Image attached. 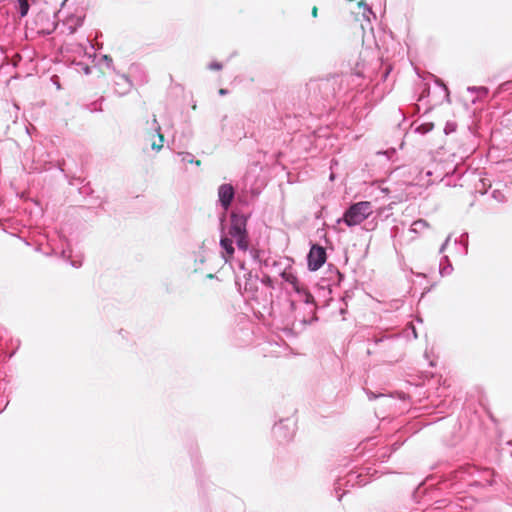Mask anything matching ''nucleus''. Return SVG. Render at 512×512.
Returning <instances> with one entry per match:
<instances>
[{"label": "nucleus", "instance_id": "obj_27", "mask_svg": "<svg viewBox=\"0 0 512 512\" xmlns=\"http://www.w3.org/2000/svg\"><path fill=\"white\" fill-rule=\"evenodd\" d=\"M311 298H312L311 295H306V302L308 303Z\"/></svg>", "mask_w": 512, "mask_h": 512}, {"label": "nucleus", "instance_id": "obj_23", "mask_svg": "<svg viewBox=\"0 0 512 512\" xmlns=\"http://www.w3.org/2000/svg\"><path fill=\"white\" fill-rule=\"evenodd\" d=\"M444 89H445V92H446V101L448 103H450V94H449L448 88L446 86H444Z\"/></svg>", "mask_w": 512, "mask_h": 512}, {"label": "nucleus", "instance_id": "obj_14", "mask_svg": "<svg viewBox=\"0 0 512 512\" xmlns=\"http://www.w3.org/2000/svg\"><path fill=\"white\" fill-rule=\"evenodd\" d=\"M453 268L447 256L443 257V261L440 263V274L442 276L449 275Z\"/></svg>", "mask_w": 512, "mask_h": 512}, {"label": "nucleus", "instance_id": "obj_21", "mask_svg": "<svg viewBox=\"0 0 512 512\" xmlns=\"http://www.w3.org/2000/svg\"><path fill=\"white\" fill-rule=\"evenodd\" d=\"M102 58L106 62L107 66L111 67L112 59L110 57H108L107 55H104Z\"/></svg>", "mask_w": 512, "mask_h": 512}, {"label": "nucleus", "instance_id": "obj_24", "mask_svg": "<svg viewBox=\"0 0 512 512\" xmlns=\"http://www.w3.org/2000/svg\"><path fill=\"white\" fill-rule=\"evenodd\" d=\"M83 71H84V73H85L86 75H88V74H90V73H91V70H90V68H89L88 66H85V67L83 68Z\"/></svg>", "mask_w": 512, "mask_h": 512}, {"label": "nucleus", "instance_id": "obj_3", "mask_svg": "<svg viewBox=\"0 0 512 512\" xmlns=\"http://www.w3.org/2000/svg\"><path fill=\"white\" fill-rule=\"evenodd\" d=\"M295 430V420L293 418H286L274 425L273 435L279 442H288L294 437Z\"/></svg>", "mask_w": 512, "mask_h": 512}, {"label": "nucleus", "instance_id": "obj_12", "mask_svg": "<svg viewBox=\"0 0 512 512\" xmlns=\"http://www.w3.org/2000/svg\"><path fill=\"white\" fill-rule=\"evenodd\" d=\"M429 227V224L424 219L416 220L412 223L410 227V232L413 233H421L422 231L426 230Z\"/></svg>", "mask_w": 512, "mask_h": 512}, {"label": "nucleus", "instance_id": "obj_20", "mask_svg": "<svg viewBox=\"0 0 512 512\" xmlns=\"http://www.w3.org/2000/svg\"><path fill=\"white\" fill-rule=\"evenodd\" d=\"M450 238H451V236H448V237L446 238L445 242L441 245V247H440V249H439V253H443V252L446 250L447 245H448V243H449V241H450Z\"/></svg>", "mask_w": 512, "mask_h": 512}, {"label": "nucleus", "instance_id": "obj_19", "mask_svg": "<svg viewBox=\"0 0 512 512\" xmlns=\"http://www.w3.org/2000/svg\"><path fill=\"white\" fill-rule=\"evenodd\" d=\"M208 69L210 70H221L222 69V64L219 63V62H211L209 65H208Z\"/></svg>", "mask_w": 512, "mask_h": 512}, {"label": "nucleus", "instance_id": "obj_13", "mask_svg": "<svg viewBox=\"0 0 512 512\" xmlns=\"http://www.w3.org/2000/svg\"><path fill=\"white\" fill-rule=\"evenodd\" d=\"M178 156L181 158L183 163L195 164L196 166H200L201 162L193 156V154L189 152H179Z\"/></svg>", "mask_w": 512, "mask_h": 512}, {"label": "nucleus", "instance_id": "obj_10", "mask_svg": "<svg viewBox=\"0 0 512 512\" xmlns=\"http://www.w3.org/2000/svg\"><path fill=\"white\" fill-rule=\"evenodd\" d=\"M220 245L222 249L225 251L226 255L223 254V258L225 262H227L229 256H231L234 252L233 246H232V240L228 237H222L220 241Z\"/></svg>", "mask_w": 512, "mask_h": 512}, {"label": "nucleus", "instance_id": "obj_15", "mask_svg": "<svg viewBox=\"0 0 512 512\" xmlns=\"http://www.w3.org/2000/svg\"><path fill=\"white\" fill-rule=\"evenodd\" d=\"M358 7L360 9H362V16L365 20H367L368 22H370V16L373 15V12L371 10V8L363 1H360L358 3Z\"/></svg>", "mask_w": 512, "mask_h": 512}, {"label": "nucleus", "instance_id": "obj_7", "mask_svg": "<svg viewBox=\"0 0 512 512\" xmlns=\"http://www.w3.org/2000/svg\"><path fill=\"white\" fill-rule=\"evenodd\" d=\"M116 86L118 87L117 92L119 94H125L131 89L132 83L126 75L121 74L118 76V80L116 81Z\"/></svg>", "mask_w": 512, "mask_h": 512}, {"label": "nucleus", "instance_id": "obj_29", "mask_svg": "<svg viewBox=\"0 0 512 512\" xmlns=\"http://www.w3.org/2000/svg\"><path fill=\"white\" fill-rule=\"evenodd\" d=\"M471 102H472V103H475V102H476V99H475V98L471 99Z\"/></svg>", "mask_w": 512, "mask_h": 512}, {"label": "nucleus", "instance_id": "obj_16", "mask_svg": "<svg viewBox=\"0 0 512 512\" xmlns=\"http://www.w3.org/2000/svg\"><path fill=\"white\" fill-rule=\"evenodd\" d=\"M433 128H434L433 123L427 122V123H423V124L419 125L416 128V131L420 134H426V133L430 132Z\"/></svg>", "mask_w": 512, "mask_h": 512}, {"label": "nucleus", "instance_id": "obj_4", "mask_svg": "<svg viewBox=\"0 0 512 512\" xmlns=\"http://www.w3.org/2000/svg\"><path fill=\"white\" fill-rule=\"evenodd\" d=\"M150 130L151 132L147 135V142L150 144L152 150L159 152L164 146V136L161 133V126L156 116H153Z\"/></svg>", "mask_w": 512, "mask_h": 512}, {"label": "nucleus", "instance_id": "obj_11", "mask_svg": "<svg viewBox=\"0 0 512 512\" xmlns=\"http://www.w3.org/2000/svg\"><path fill=\"white\" fill-rule=\"evenodd\" d=\"M259 279L257 276H253L251 273L248 274V277L244 282L245 291L254 292L258 288Z\"/></svg>", "mask_w": 512, "mask_h": 512}, {"label": "nucleus", "instance_id": "obj_26", "mask_svg": "<svg viewBox=\"0 0 512 512\" xmlns=\"http://www.w3.org/2000/svg\"><path fill=\"white\" fill-rule=\"evenodd\" d=\"M219 93H220L221 95H225V94H226V90H225V89H220Z\"/></svg>", "mask_w": 512, "mask_h": 512}, {"label": "nucleus", "instance_id": "obj_22", "mask_svg": "<svg viewBox=\"0 0 512 512\" xmlns=\"http://www.w3.org/2000/svg\"><path fill=\"white\" fill-rule=\"evenodd\" d=\"M311 15L313 18H316L318 16V9L316 6H314L311 10Z\"/></svg>", "mask_w": 512, "mask_h": 512}, {"label": "nucleus", "instance_id": "obj_2", "mask_svg": "<svg viewBox=\"0 0 512 512\" xmlns=\"http://www.w3.org/2000/svg\"><path fill=\"white\" fill-rule=\"evenodd\" d=\"M246 223L247 218L245 216L233 214L231 217V226L229 229V235L236 241L238 248L243 251H246L249 246L247 240Z\"/></svg>", "mask_w": 512, "mask_h": 512}, {"label": "nucleus", "instance_id": "obj_5", "mask_svg": "<svg viewBox=\"0 0 512 512\" xmlns=\"http://www.w3.org/2000/svg\"><path fill=\"white\" fill-rule=\"evenodd\" d=\"M326 261L325 249L318 245H313L308 254V267L312 271L318 270Z\"/></svg>", "mask_w": 512, "mask_h": 512}, {"label": "nucleus", "instance_id": "obj_25", "mask_svg": "<svg viewBox=\"0 0 512 512\" xmlns=\"http://www.w3.org/2000/svg\"><path fill=\"white\" fill-rule=\"evenodd\" d=\"M452 130H454V128H453V127H451L449 124H448V125L446 126V128H445V132H446V133H448L449 131H452Z\"/></svg>", "mask_w": 512, "mask_h": 512}, {"label": "nucleus", "instance_id": "obj_28", "mask_svg": "<svg viewBox=\"0 0 512 512\" xmlns=\"http://www.w3.org/2000/svg\"><path fill=\"white\" fill-rule=\"evenodd\" d=\"M207 278L212 279V278H214V275L213 274H208Z\"/></svg>", "mask_w": 512, "mask_h": 512}, {"label": "nucleus", "instance_id": "obj_1", "mask_svg": "<svg viewBox=\"0 0 512 512\" xmlns=\"http://www.w3.org/2000/svg\"><path fill=\"white\" fill-rule=\"evenodd\" d=\"M373 213L371 202L361 201L351 205L344 213L343 217L338 219V223L344 222L352 227L361 224Z\"/></svg>", "mask_w": 512, "mask_h": 512}, {"label": "nucleus", "instance_id": "obj_18", "mask_svg": "<svg viewBox=\"0 0 512 512\" xmlns=\"http://www.w3.org/2000/svg\"><path fill=\"white\" fill-rule=\"evenodd\" d=\"M20 6V14L22 17L26 16L29 10L28 0H18Z\"/></svg>", "mask_w": 512, "mask_h": 512}, {"label": "nucleus", "instance_id": "obj_17", "mask_svg": "<svg viewBox=\"0 0 512 512\" xmlns=\"http://www.w3.org/2000/svg\"><path fill=\"white\" fill-rule=\"evenodd\" d=\"M467 92L476 93L478 96H485L488 90L485 87H468Z\"/></svg>", "mask_w": 512, "mask_h": 512}, {"label": "nucleus", "instance_id": "obj_6", "mask_svg": "<svg viewBox=\"0 0 512 512\" xmlns=\"http://www.w3.org/2000/svg\"><path fill=\"white\" fill-rule=\"evenodd\" d=\"M235 196V190L231 184H221L218 187V201L221 207L227 211Z\"/></svg>", "mask_w": 512, "mask_h": 512}, {"label": "nucleus", "instance_id": "obj_9", "mask_svg": "<svg viewBox=\"0 0 512 512\" xmlns=\"http://www.w3.org/2000/svg\"><path fill=\"white\" fill-rule=\"evenodd\" d=\"M281 276L283 280L289 283L295 291L300 292L298 279L291 271L285 270L282 272Z\"/></svg>", "mask_w": 512, "mask_h": 512}, {"label": "nucleus", "instance_id": "obj_8", "mask_svg": "<svg viewBox=\"0 0 512 512\" xmlns=\"http://www.w3.org/2000/svg\"><path fill=\"white\" fill-rule=\"evenodd\" d=\"M83 23V17L81 15H71L65 20V25L70 33H74L78 27Z\"/></svg>", "mask_w": 512, "mask_h": 512}]
</instances>
